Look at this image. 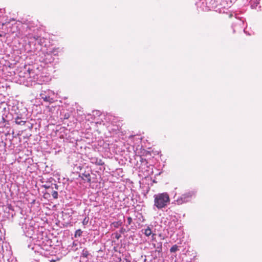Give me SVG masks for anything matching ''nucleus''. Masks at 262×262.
<instances>
[{
  "mask_svg": "<svg viewBox=\"0 0 262 262\" xmlns=\"http://www.w3.org/2000/svg\"><path fill=\"white\" fill-rule=\"evenodd\" d=\"M195 193L193 191H189L183 194L181 196L178 197L176 201L178 204H182L189 201Z\"/></svg>",
  "mask_w": 262,
  "mask_h": 262,
  "instance_id": "obj_5",
  "label": "nucleus"
},
{
  "mask_svg": "<svg viewBox=\"0 0 262 262\" xmlns=\"http://www.w3.org/2000/svg\"><path fill=\"white\" fill-rule=\"evenodd\" d=\"M15 122L18 125H24L26 121L24 117H23L21 115H17V117L15 118Z\"/></svg>",
  "mask_w": 262,
  "mask_h": 262,
  "instance_id": "obj_13",
  "label": "nucleus"
},
{
  "mask_svg": "<svg viewBox=\"0 0 262 262\" xmlns=\"http://www.w3.org/2000/svg\"><path fill=\"white\" fill-rule=\"evenodd\" d=\"M82 231L81 229H78L75 231L74 236L75 237H80L81 236Z\"/></svg>",
  "mask_w": 262,
  "mask_h": 262,
  "instance_id": "obj_21",
  "label": "nucleus"
},
{
  "mask_svg": "<svg viewBox=\"0 0 262 262\" xmlns=\"http://www.w3.org/2000/svg\"><path fill=\"white\" fill-rule=\"evenodd\" d=\"M89 255V253L86 248H84L82 250V252L81 253V256L87 258L88 255Z\"/></svg>",
  "mask_w": 262,
  "mask_h": 262,
  "instance_id": "obj_17",
  "label": "nucleus"
},
{
  "mask_svg": "<svg viewBox=\"0 0 262 262\" xmlns=\"http://www.w3.org/2000/svg\"><path fill=\"white\" fill-rule=\"evenodd\" d=\"M167 231L168 232L174 233L177 229L179 228L178 227V221L172 220L168 222L167 225Z\"/></svg>",
  "mask_w": 262,
  "mask_h": 262,
  "instance_id": "obj_8",
  "label": "nucleus"
},
{
  "mask_svg": "<svg viewBox=\"0 0 262 262\" xmlns=\"http://www.w3.org/2000/svg\"><path fill=\"white\" fill-rule=\"evenodd\" d=\"M32 72V71H31V72ZM28 73H26V77L27 81L29 80V78L30 77V75L29 74H29L30 72H29V71H28Z\"/></svg>",
  "mask_w": 262,
  "mask_h": 262,
  "instance_id": "obj_27",
  "label": "nucleus"
},
{
  "mask_svg": "<svg viewBox=\"0 0 262 262\" xmlns=\"http://www.w3.org/2000/svg\"><path fill=\"white\" fill-rule=\"evenodd\" d=\"M232 28L233 32L236 31V29L237 31H242L244 30V20L241 19L236 18L235 21L233 24Z\"/></svg>",
  "mask_w": 262,
  "mask_h": 262,
  "instance_id": "obj_7",
  "label": "nucleus"
},
{
  "mask_svg": "<svg viewBox=\"0 0 262 262\" xmlns=\"http://www.w3.org/2000/svg\"><path fill=\"white\" fill-rule=\"evenodd\" d=\"M142 232L146 236L152 235V237H154V236L156 235L155 234L152 233L151 229L149 226H147L145 229H142Z\"/></svg>",
  "mask_w": 262,
  "mask_h": 262,
  "instance_id": "obj_14",
  "label": "nucleus"
},
{
  "mask_svg": "<svg viewBox=\"0 0 262 262\" xmlns=\"http://www.w3.org/2000/svg\"><path fill=\"white\" fill-rule=\"evenodd\" d=\"M154 247L156 249V251L158 252L159 253L162 252V242H159L158 243V245L157 247H156L155 244L154 245Z\"/></svg>",
  "mask_w": 262,
  "mask_h": 262,
  "instance_id": "obj_16",
  "label": "nucleus"
},
{
  "mask_svg": "<svg viewBox=\"0 0 262 262\" xmlns=\"http://www.w3.org/2000/svg\"><path fill=\"white\" fill-rule=\"evenodd\" d=\"M89 217H85L84 219H83V221H82V224L83 225H86L88 224V222H89Z\"/></svg>",
  "mask_w": 262,
  "mask_h": 262,
  "instance_id": "obj_23",
  "label": "nucleus"
},
{
  "mask_svg": "<svg viewBox=\"0 0 262 262\" xmlns=\"http://www.w3.org/2000/svg\"><path fill=\"white\" fill-rule=\"evenodd\" d=\"M52 196L54 199H57L58 198V192L56 191H53L52 192Z\"/></svg>",
  "mask_w": 262,
  "mask_h": 262,
  "instance_id": "obj_22",
  "label": "nucleus"
},
{
  "mask_svg": "<svg viewBox=\"0 0 262 262\" xmlns=\"http://www.w3.org/2000/svg\"><path fill=\"white\" fill-rule=\"evenodd\" d=\"M70 115L69 114H66L64 116V119H67L69 118Z\"/></svg>",
  "mask_w": 262,
  "mask_h": 262,
  "instance_id": "obj_28",
  "label": "nucleus"
},
{
  "mask_svg": "<svg viewBox=\"0 0 262 262\" xmlns=\"http://www.w3.org/2000/svg\"><path fill=\"white\" fill-rule=\"evenodd\" d=\"M232 2L229 0H216V8L215 11L219 13H224L225 10L230 7Z\"/></svg>",
  "mask_w": 262,
  "mask_h": 262,
  "instance_id": "obj_4",
  "label": "nucleus"
},
{
  "mask_svg": "<svg viewBox=\"0 0 262 262\" xmlns=\"http://www.w3.org/2000/svg\"><path fill=\"white\" fill-rule=\"evenodd\" d=\"M133 220L130 216H128L127 217V222L128 225H130L132 223Z\"/></svg>",
  "mask_w": 262,
  "mask_h": 262,
  "instance_id": "obj_25",
  "label": "nucleus"
},
{
  "mask_svg": "<svg viewBox=\"0 0 262 262\" xmlns=\"http://www.w3.org/2000/svg\"><path fill=\"white\" fill-rule=\"evenodd\" d=\"M140 161L141 162V165L139 166V169H141V171H143L144 170L147 171L148 168V162L146 159L140 157Z\"/></svg>",
  "mask_w": 262,
  "mask_h": 262,
  "instance_id": "obj_10",
  "label": "nucleus"
},
{
  "mask_svg": "<svg viewBox=\"0 0 262 262\" xmlns=\"http://www.w3.org/2000/svg\"><path fill=\"white\" fill-rule=\"evenodd\" d=\"M205 3L206 5V7L208 8V9H214L216 8V5H215L216 0H205Z\"/></svg>",
  "mask_w": 262,
  "mask_h": 262,
  "instance_id": "obj_12",
  "label": "nucleus"
},
{
  "mask_svg": "<svg viewBox=\"0 0 262 262\" xmlns=\"http://www.w3.org/2000/svg\"><path fill=\"white\" fill-rule=\"evenodd\" d=\"M179 250V246H178L177 245H174L172 246L171 248L170 249V252L171 253H174L176 251H178Z\"/></svg>",
  "mask_w": 262,
  "mask_h": 262,
  "instance_id": "obj_18",
  "label": "nucleus"
},
{
  "mask_svg": "<svg viewBox=\"0 0 262 262\" xmlns=\"http://www.w3.org/2000/svg\"><path fill=\"white\" fill-rule=\"evenodd\" d=\"M77 245H78V243H76L75 242H74L73 243V246H72L73 250L76 251V250H77V248L76 247Z\"/></svg>",
  "mask_w": 262,
  "mask_h": 262,
  "instance_id": "obj_24",
  "label": "nucleus"
},
{
  "mask_svg": "<svg viewBox=\"0 0 262 262\" xmlns=\"http://www.w3.org/2000/svg\"><path fill=\"white\" fill-rule=\"evenodd\" d=\"M50 261L51 262H55V260H53V259H51V260H50Z\"/></svg>",
  "mask_w": 262,
  "mask_h": 262,
  "instance_id": "obj_31",
  "label": "nucleus"
},
{
  "mask_svg": "<svg viewBox=\"0 0 262 262\" xmlns=\"http://www.w3.org/2000/svg\"><path fill=\"white\" fill-rule=\"evenodd\" d=\"M258 4V3H255L253 4H252V2H250L251 6L252 8H256Z\"/></svg>",
  "mask_w": 262,
  "mask_h": 262,
  "instance_id": "obj_26",
  "label": "nucleus"
},
{
  "mask_svg": "<svg viewBox=\"0 0 262 262\" xmlns=\"http://www.w3.org/2000/svg\"><path fill=\"white\" fill-rule=\"evenodd\" d=\"M29 221V220H28L26 221L25 224H23L22 229L27 236L31 237L34 233V227L32 225H29L28 227H27V222Z\"/></svg>",
  "mask_w": 262,
  "mask_h": 262,
  "instance_id": "obj_6",
  "label": "nucleus"
},
{
  "mask_svg": "<svg viewBox=\"0 0 262 262\" xmlns=\"http://www.w3.org/2000/svg\"><path fill=\"white\" fill-rule=\"evenodd\" d=\"M90 162L92 164H95L96 165H103L104 164V162L102 159H99L96 157H91L89 158Z\"/></svg>",
  "mask_w": 262,
  "mask_h": 262,
  "instance_id": "obj_11",
  "label": "nucleus"
},
{
  "mask_svg": "<svg viewBox=\"0 0 262 262\" xmlns=\"http://www.w3.org/2000/svg\"><path fill=\"white\" fill-rule=\"evenodd\" d=\"M120 235H118V234H116V238H117V239H119V238L120 237Z\"/></svg>",
  "mask_w": 262,
  "mask_h": 262,
  "instance_id": "obj_30",
  "label": "nucleus"
},
{
  "mask_svg": "<svg viewBox=\"0 0 262 262\" xmlns=\"http://www.w3.org/2000/svg\"><path fill=\"white\" fill-rule=\"evenodd\" d=\"M153 197L154 207L159 210L165 208L170 203L169 195L167 192L155 194Z\"/></svg>",
  "mask_w": 262,
  "mask_h": 262,
  "instance_id": "obj_1",
  "label": "nucleus"
},
{
  "mask_svg": "<svg viewBox=\"0 0 262 262\" xmlns=\"http://www.w3.org/2000/svg\"><path fill=\"white\" fill-rule=\"evenodd\" d=\"M0 11H1V13H3V10H2V9H1V10H0Z\"/></svg>",
  "mask_w": 262,
  "mask_h": 262,
  "instance_id": "obj_32",
  "label": "nucleus"
},
{
  "mask_svg": "<svg viewBox=\"0 0 262 262\" xmlns=\"http://www.w3.org/2000/svg\"><path fill=\"white\" fill-rule=\"evenodd\" d=\"M44 91L45 92V93L47 94V95L51 97H53V96L55 94L54 92L53 91H51L49 89L46 90Z\"/></svg>",
  "mask_w": 262,
  "mask_h": 262,
  "instance_id": "obj_19",
  "label": "nucleus"
},
{
  "mask_svg": "<svg viewBox=\"0 0 262 262\" xmlns=\"http://www.w3.org/2000/svg\"><path fill=\"white\" fill-rule=\"evenodd\" d=\"M39 236H38L37 237L36 243L35 244L34 246L31 247L32 250H34L35 252L39 253L41 255H46L45 251H48V246H46V244L45 243V241H47V242H50L49 241L46 239H44L43 237L40 238L39 239Z\"/></svg>",
  "mask_w": 262,
  "mask_h": 262,
  "instance_id": "obj_2",
  "label": "nucleus"
},
{
  "mask_svg": "<svg viewBox=\"0 0 262 262\" xmlns=\"http://www.w3.org/2000/svg\"><path fill=\"white\" fill-rule=\"evenodd\" d=\"M121 225L122 222L121 221L114 222L112 224V225L115 228H118L119 226H121Z\"/></svg>",
  "mask_w": 262,
  "mask_h": 262,
  "instance_id": "obj_20",
  "label": "nucleus"
},
{
  "mask_svg": "<svg viewBox=\"0 0 262 262\" xmlns=\"http://www.w3.org/2000/svg\"><path fill=\"white\" fill-rule=\"evenodd\" d=\"M40 96L45 102H49V103H52L54 102L53 98L47 95L44 91H41L40 94Z\"/></svg>",
  "mask_w": 262,
  "mask_h": 262,
  "instance_id": "obj_9",
  "label": "nucleus"
},
{
  "mask_svg": "<svg viewBox=\"0 0 262 262\" xmlns=\"http://www.w3.org/2000/svg\"><path fill=\"white\" fill-rule=\"evenodd\" d=\"M159 236L160 237H161V239H164L165 238L164 236H162V235H161V234H160L159 235Z\"/></svg>",
  "mask_w": 262,
  "mask_h": 262,
  "instance_id": "obj_29",
  "label": "nucleus"
},
{
  "mask_svg": "<svg viewBox=\"0 0 262 262\" xmlns=\"http://www.w3.org/2000/svg\"><path fill=\"white\" fill-rule=\"evenodd\" d=\"M81 178L84 181L88 182L91 181V177L90 172L85 171L81 173Z\"/></svg>",
  "mask_w": 262,
  "mask_h": 262,
  "instance_id": "obj_15",
  "label": "nucleus"
},
{
  "mask_svg": "<svg viewBox=\"0 0 262 262\" xmlns=\"http://www.w3.org/2000/svg\"><path fill=\"white\" fill-rule=\"evenodd\" d=\"M30 75L29 80H27L26 85H32L33 84H42L44 82L48 81V77L39 76L34 73V72H30L28 74Z\"/></svg>",
  "mask_w": 262,
  "mask_h": 262,
  "instance_id": "obj_3",
  "label": "nucleus"
},
{
  "mask_svg": "<svg viewBox=\"0 0 262 262\" xmlns=\"http://www.w3.org/2000/svg\"><path fill=\"white\" fill-rule=\"evenodd\" d=\"M2 36H3V34L0 33V37H2Z\"/></svg>",
  "mask_w": 262,
  "mask_h": 262,
  "instance_id": "obj_33",
  "label": "nucleus"
}]
</instances>
